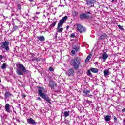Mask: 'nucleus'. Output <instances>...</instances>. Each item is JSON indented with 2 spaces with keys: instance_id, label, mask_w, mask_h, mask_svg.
<instances>
[{
  "instance_id": "1",
  "label": "nucleus",
  "mask_w": 125,
  "mask_h": 125,
  "mask_svg": "<svg viewBox=\"0 0 125 125\" xmlns=\"http://www.w3.org/2000/svg\"><path fill=\"white\" fill-rule=\"evenodd\" d=\"M45 92V89L42 87H40L38 90V94L40 97L43 98V99H45L47 102L50 103V99L49 97H47V95L44 93Z\"/></svg>"
},
{
  "instance_id": "2",
  "label": "nucleus",
  "mask_w": 125,
  "mask_h": 125,
  "mask_svg": "<svg viewBox=\"0 0 125 125\" xmlns=\"http://www.w3.org/2000/svg\"><path fill=\"white\" fill-rule=\"evenodd\" d=\"M17 66L19 68L17 69L16 73L19 76H23L24 73H27V69H26V67L23 64H19L17 65Z\"/></svg>"
},
{
  "instance_id": "3",
  "label": "nucleus",
  "mask_w": 125,
  "mask_h": 125,
  "mask_svg": "<svg viewBox=\"0 0 125 125\" xmlns=\"http://www.w3.org/2000/svg\"><path fill=\"white\" fill-rule=\"evenodd\" d=\"M68 20V16H65L62 18L61 20H60L59 23L58 24V26H57V32L58 33H61L63 31V28H61L64 23L65 22V21Z\"/></svg>"
},
{
  "instance_id": "4",
  "label": "nucleus",
  "mask_w": 125,
  "mask_h": 125,
  "mask_svg": "<svg viewBox=\"0 0 125 125\" xmlns=\"http://www.w3.org/2000/svg\"><path fill=\"white\" fill-rule=\"evenodd\" d=\"M81 65V59L76 58L71 61V65L75 70H78Z\"/></svg>"
},
{
  "instance_id": "5",
  "label": "nucleus",
  "mask_w": 125,
  "mask_h": 125,
  "mask_svg": "<svg viewBox=\"0 0 125 125\" xmlns=\"http://www.w3.org/2000/svg\"><path fill=\"white\" fill-rule=\"evenodd\" d=\"M0 49H4L6 51H8L9 50V42L8 41H5L2 42L0 44Z\"/></svg>"
},
{
  "instance_id": "6",
  "label": "nucleus",
  "mask_w": 125,
  "mask_h": 125,
  "mask_svg": "<svg viewBox=\"0 0 125 125\" xmlns=\"http://www.w3.org/2000/svg\"><path fill=\"white\" fill-rule=\"evenodd\" d=\"M83 96H86L87 97H89L90 98H93V95L89 94L90 93V91L86 90L85 89L83 91Z\"/></svg>"
},
{
  "instance_id": "7",
  "label": "nucleus",
  "mask_w": 125,
  "mask_h": 125,
  "mask_svg": "<svg viewBox=\"0 0 125 125\" xmlns=\"http://www.w3.org/2000/svg\"><path fill=\"white\" fill-rule=\"evenodd\" d=\"M77 30L80 33H83L85 32V28L82 26L81 24H77Z\"/></svg>"
},
{
  "instance_id": "8",
  "label": "nucleus",
  "mask_w": 125,
  "mask_h": 125,
  "mask_svg": "<svg viewBox=\"0 0 125 125\" xmlns=\"http://www.w3.org/2000/svg\"><path fill=\"white\" fill-rule=\"evenodd\" d=\"M73 50L71 51V54L72 55H75L76 52L80 51V47L79 46H73L72 47Z\"/></svg>"
},
{
  "instance_id": "9",
  "label": "nucleus",
  "mask_w": 125,
  "mask_h": 125,
  "mask_svg": "<svg viewBox=\"0 0 125 125\" xmlns=\"http://www.w3.org/2000/svg\"><path fill=\"white\" fill-rule=\"evenodd\" d=\"M108 57H109L108 54H107L106 52H104L102 54V57H101V58L103 59V62H105V61L107 60V58H108Z\"/></svg>"
},
{
  "instance_id": "10",
  "label": "nucleus",
  "mask_w": 125,
  "mask_h": 125,
  "mask_svg": "<svg viewBox=\"0 0 125 125\" xmlns=\"http://www.w3.org/2000/svg\"><path fill=\"white\" fill-rule=\"evenodd\" d=\"M57 86V84L54 82L52 81L49 82V87H51V89H54Z\"/></svg>"
},
{
  "instance_id": "11",
  "label": "nucleus",
  "mask_w": 125,
  "mask_h": 125,
  "mask_svg": "<svg viewBox=\"0 0 125 125\" xmlns=\"http://www.w3.org/2000/svg\"><path fill=\"white\" fill-rule=\"evenodd\" d=\"M66 74L70 77H73V76H74V74H75V72L74 71V69H70L66 72Z\"/></svg>"
},
{
  "instance_id": "12",
  "label": "nucleus",
  "mask_w": 125,
  "mask_h": 125,
  "mask_svg": "<svg viewBox=\"0 0 125 125\" xmlns=\"http://www.w3.org/2000/svg\"><path fill=\"white\" fill-rule=\"evenodd\" d=\"M80 17L81 19H85L89 17V15H88V14H82L80 15Z\"/></svg>"
},
{
  "instance_id": "13",
  "label": "nucleus",
  "mask_w": 125,
  "mask_h": 125,
  "mask_svg": "<svg viewBox=\"0 0 125 125\" xmlns=\"http://www.w3.org/2000/svg\"><path fill=\"white\" fill-rule=\"evenodd\" d=\"M27 122L28 124H30V125H36V124H37V122H36L35 120L33 119V118H29L27 120Z\"/></svg>"
},
{
  "instance_id": "14",
  "label": "nucleus",
  "mask_w": 125,
  "mask_h": 125,
  "mask_svg": "<svg viewBox=\"0 0 125 125\" xmlns=\"http://www.w3.org/2000/svg\"><path fill=\"white\" fill-rule=\"evenodd\" d=\"M103 73L104 77H107V76H109V75L111 74V73L110 72V70H109V69H105Z\"/></svg>"
},
{
  "instance_id": "15",
  "label": "nucleus",
  "mask_w": 125,
  "mask_h": 125,
  "mask_svg": "<svg viewBox=\"0 0 125 125\" xmlns=\"http://www.w3.org/2000/svg\"><path fill=\"white\" fill-rule=\"evenodd\" d=\"M37 39H38V40L40 41V42H44V41L45 40V38L43 36H37Z\"/></svg>"
},
{
  "instance_id": "16",
  "label": "nucleus",
  "mask_w": 125,
  "mask_h": 125,
  "mask_svg": "<svg viewBox=\"0 0 125 125\" xmlns=\"http://www.w3.org/2000/svg\"><path fill=\"white\" fill-rule=\"evenodd\" d=\"M10 96H12V94L10 93V92L6 91L5 93V97H6V98H8V97H9Z\"/></svg>"
},
{
  "instance_id": "17",
  "label": "nucleus",
  "mask_w": 125,
  "mask_h": 125,
  "mask_svg": "<svg viewBox=\"0 0 125 125\" xmlns=\"http://www.w3.org/2000/svg\"><path fill=\"white\" fill-rule=\"evenodd\" d=\"M5 109H6V111H7L8 113L10 112V108L9 107V104H6Z\"/></svg>"
},
{
  "instance_id": "18",
  "label": "nucleus",
  "mask_w": 125,
  "mask_h": 125,
  "mask_svg": "<svg viewBox=\"0 0 125 125\" xmlns=\"http://www.w3.org/2000/svg\"><path fill=\"white\" fill-rule=\"evenodd\" d=\"M90 70L92 73H98V69L97 68H90Z\"/></svg>"
},
{
  "instance_id": "19",
  "label": "nucleus",
  "mask_w": 125,
  "mask_h": 125,
  "mask_svg": "<svg viewBox=\"0 0 125 125\" xmlns=\"http://www.w3.org/2000/svg\"><path fill=\"white\" fill-rule=\"evenodd\" d=\"M93 1H94L93 0H90L87 2V5H90V6H92L94 4Z\"/></svg>"
},
{
  "instance_id": "20",
  "label": "nucleus",
  "mask_w": 125,
  "mask_h": 125,
  "mask_svg": "<svg viewBox=\"0 0 125 125\" xmlns=\"http://www.w3.org/2000/svg\"><path fill=\"white\" fill-rule=\"evenodd\" d=\"M57 23V21H56L53 22L51 25H50L49 28L50 29H52V28H54L55 27V25Z\"/></svg>"
},
{
  "instance_id": "21",
  "label": "nucleus",
  "mask_w": 125,
  "mask_h": 125,
  "mask_svg": "<svg viewBox=\"0 0 125 125\" xmlns=\"http://www.w3.org/2000/svg\"><path fill=\"white\" fill-rule=\"evenodd\" d=\"M91 54H89L86 58V60H85V63H87L88 62V61H89V60H90V58H91Z\"/></svg>"
},
{
  "instance_id": "22",
  "label": "nucleus",
  "mask_w": 125,
  "mask_h": 125,
  "mask_svg": "<svg viewBox=\"0 0 125 125\" xmlns=\"http://www.w3.org/2000/svg\"><path fill=\"white\" fill-rule=\"evenodd\" d=\"M63 115L65 118H67V117H69V116H70V112L65 111L63 113Z\"/></svg>"
},
{
  "instance_id": "23",
  "label": "nucleus",
  "mask_w": 125,
  "mask_h": 125,
  "mask_svg": "<svg viewBox=\"0 0 125 125\" xmlns=\"http://www.w3.org/2000/svg\"><path fill=\"white\" fill-rule=\"evenodd\" d=\"M111 119V116L109 115H107L105 116V121L106 122L110 121V119Z\"/></svg>"
},
{
  "instance_id": "24",
  "label": "nucleus",
  "mask_w": 125,
  "mask_h": 125,
  "mask_svg": "<svg viewBox=\"0 0 125 125\" xmlns=\"http://www.w3.org/2000/svg\"><path fill=\"white\" fill-rule=\"evenodd\" d=\"M107 37V35H106V34H103L100 36L101 40H103V39H105Z\"/></svg>"
},
{
  "instance_id": "25",
  "label": "nucleus",
  "mask_w": 125,
  "mask_h": 125,
  "mask_svg": "<svg viewBox=\"0 0 125 125\" xmlns=\"http://www.w3.org/2000/svg\"><path fill=\"white\" fill-rule=\"evenodd\" d=\"M90 70H88L87 72V76H89V77H92V74H91V72H90Z\"/></svg>"
},
{
  "instance_id": "26",
  "label": "nucleus",
  "mask_w": 125,
  "mask_h": 125,
  "mask_svg": "<svg viewBox=\"0 0 125 125\" xmlns=\"http://www.w3.org/2000/svg\"><path fill=\"white\" fill-rule=\"evenodd\" d=\"M1 69L4 70V69H6V63H3L1 66Z\"/></svg>"
},
{
  "instance_id": "27",
  "label": "nucleus",
  "mask_w": 125,
  "mask_h": 125,
  "mask_svg": "<svg viewBox=\"0 0 125 125\" xmlns=\"http://www.w3.org/2000/svg\"><path fill=\"white\" fill-rule=\"evenodd\" d=\"M64 124H65L66 125H68V124H70V121H69L67 119H65Z\"/></svg>"
},
{
  "instance_id": "28",
  "label": "nucleus",
  "mask_w": 125,
  "mask_h": 125,
  "mask_svg": "<svg viewBox=\"0 0 125 125\" xmlns=\"http://www.w3.org/2000/svg\"><path fill=\"white\" fill-rule=\"evenodd\" d=\"M19 27L18 26H14L13 28V31H16V30H17Z\"/></svg>"
},
{
  "instance_id": "29",
  "label": "nucleus",
  "mask_w": 125,
  "mask_h": 125,
  "mask_svg": "<svg viewBox=\"0 0 125 125\" xmlns=\"http://www.w3.org/2000/svg\"><path fill=\"white\" fill-rule=\"evenodd\" d=\"M117 26L119 28L120 30H124L123 26H121L120 25H118Z\"/></svg>"
},
{
  "instance_id": "30",
  "label": "nucleus",
  "mask_w": 125,
  "mask_h": 125,
  "mask_svg": "<svg viewBox=\"0 0 125 125\" xmlns=\"http://www.w3.org/2000/svg\"><path fill=\"white\" fill-rule=\"evenodd\" d=\"M49 71H50L51 72H53L54 71V69H53V68L52 67H50L49 68Z\"/></svg>"
},
{
  "instance_id": "31",
  "label": "nucleus",
  "mask_w": 125,
  "mask_h": 125,
  "mask_svg": "<svg viewBox=\"0 0 125 125\" xmlns=\"http://www.w3.org/2000/svg\"><path fill=\"white\" fill-rule=\"evenodd\" d=\"M70 38H75V33H72L70 35Z\"/></svg>"
},
{
  "instance_id": "32",
  "label": "nucleus",
  "mask_w": 125,
  "mask_h": 125,
  "mask_svg": "<svg viewBox=\"0 0 125 125\" xmlns=\"http://www.w3.org/2000/svg\"><path fill=\"white\" fill-rule=\"evenodd\" d=\"M33 19H35V20H37L39 19V17L37 16H35L34 17H33Z\"/></svg>"
},
{
  "instance_id": "33",
  "label": "nucleus",
  "mask_w": 125,
  "mask_h": 125,
  "mask_svg": "<svg viewBox=\"0 0 125 125\" xmlns=\"http://www.w3.org/2000/svg\"><path fill=\"white\" fill-rule=\"evenodd\" d=\"M114 121H118V119L117 118V117H116V116H114L113 117Z\"/></svg>"
},
{
  "instance_id": "34",
  "label": "nucleus",
  "mask_w": 125,
  "mask_h": 125,
  "mask_svg": "<svg viewBox=\"0 0 125 125\" xmlns=\"http://www.w3.org/2000/svg\"><path fill=\"white\" fill-rule=\"evenodd\" d=\"M87 103H89V104H90V103H92V101H87Z\"/></svg>"
},
{
  "instance_id": "35",
  "label": "nucleus",
  "mask_w": 125,
  "mask_h": 125,
  "mask_svg": "<svg viewBox=\"0 0 125 125\" xmlns=\"http://www.w3.org/2000/svg\"><path fill=\"white\" fill-rule=\"evenodd\" d=\"M37 99H38V100H39L40 101H42V99H41V98H40V97H38L37 98Z\"/></svg>"
},
{
  "instance_id": "36",
  "label": "nucleus",
  "mask_w": 125,
  "mask_h": 125,
  "mask_svg": "<svg viewBox=\"0 0 125 125\" xmlns=\"http://www.w3.org/2000/svg\"><path fill=\"white\" fill-rule=\"evenodd\" d=\"M0 59H2L3 58V56L2 55H0Z\"/></svg>"
},
{
  "instance_id": "37",
  "label": "nucleus",
  "mask_w": 125,
  "mask_h": 125,
  "mask_svg": "<svg viewBox=\"0 0 125 125\" xmlns=\"http://www.w3.org/2000/svg\"><path fill=\"white\" fill-rule=\"evenodd\" d=\"M35 60H36V61H40V59H38V58H36L35 59Z\"/></svg>"
},
{
  "instance_id": "38",
  "label": "nucleus",
  "mask_w": 125,
  "mask_h": 125,
  "mask_svg": "<svg viewBox=\"0 0 125 125\" xmlns=\"http://www.w3.org/2000/svg\"><path fill=\"white\" fill-rule=\"evenodd\" d=\"M123 112H124V113H125V108H124L123 109H122V110Z\"/></svg>"
},
{
  "instance_id": "39",
  "label": "nucleus",
  "mask_w": 125,
  "mask_h": 125,
  "mask_svg": "<svg viewBox=\"0 0 125 125\" xmlns=\"http://www.w3.org/2000/svg\"><path fill=\"white\" fill-rule=\"evenodd\" d=\"M29 1H30V2H33V1H34V0H29Z\"/></svg>"
},
{
  "instance_id": "40",
  "label": "nucleus",
  "mask_w": 125,
  "mask_h": 125,
  "mask_svg": "<svg viewBox=\"0 0 125 125\" xmlns=\"http://www.w3.org/2000/svg\"><path fill=\"white\" fill-rule=\"evenodd\" d=\"M19 7V9H21V7L20 6V5L18 6Z\"/></svg>"
},
{
  "instance_id": "41",
  "label": "nucleus",
  "mask_w": 125,
  "mask_h": 125,
  "mask_svg": "<svg viewBox=\"0 0 125 125\" xmlns=\"http://www.w3.org/2000/svg\"><path fill=\"white\" fill-rule=\"evenodd\" d=\"M36 14L39 15V14H40V12H36Z\"/></svg>"
},
{
  "instance_id": "42",
  "label": "nucleus",
  "mask_w": 125,
  "mask_h": 125,
  "mask_svg": "<svg viewBox=\"0 0 125 125\" xmlns=\"http://www.w3.org/2000/svg\"><path fill=\"white\" fill-rule=\"evenodd\" d=\"M111 0L112 2H114L115 1V0Z\"/></svg>"
},
{
  "instance_id": "43",
  "label": "nucleus",
  "mask_w": 125,
  "mask_h": 125,
  "mask_svg": "<svg viewBox=\"0 0 125 125\" xmlns=\"http://www.w3.org/2000/svg\"><path fill=\"white\" fill-rule=\"evenodd\" d=\"M66 28H67V29H68V28H69V26H67L66 27Z\"/></svg>"
},
{
  "instance_id": "44",
  "label": "nucleus",
  "mask_w": 125,
  "mask_h": 125,
  "mask_svg": "<svg viewBox=\"0 0 125 125\" xmlns=\"http://www.w3.org/2000/svg\"><path fill=\"white\" fill-rule=\"evenodd\" d=\"M1 83V80L0 79V83Z\"/></svg>"
},
{
  "instance_id": "45",
  "label": "nucleus",
  "mask_w": 125,
  "mask_h": 125,
  "mask_svg": "<svg viewBox=\"0 0 125 125\" xmlns=\"http://www.w3.org/2000/svg\"><path fill=\"white\" fill-rule=\"evenodd\" d=\"M88 13H89V14H90V12H88Z\"/></svg>"
},
{
  "instance_id": "46",
  "label": "nucleus",
  "mask_w": 125,
  "mask_h": 125,
  "mask_svg": "<svg viewBox=\"0 0 125 125\" xmlns=\"http://www.w3.org/2000/svg\"><path fill=\"white\" fill-rule=\"evenodd\" d=\"M125 119L123 121V123H125Z\"/></svg>"
},
{
  "instance_id": "47",
  "label": "nucleus",
  "mask_w": 125,
  "mask_h": 125,
  "mask_svg": "<svg viewBox=\"0 0 125 125\" xmlns=\"http://www.w3.org/2000/svg\"><path fill=\"white\" fill-rule=\"evenodd\" d=\"M43 16H44V17H45V15H44Z\"/></svg>"
},
{
  "instance_id": "48",
  "label": "nucleus",
  "mask_w": 125,
  "mask_h": 125,
  "mask_svg": "<svg viewBox=\"0 0 125 125\" xmlns=\"http://www.w3.org/2000/svg\"><path fill=\"white\" fill-rule=\"evenodd\" d=\"M112 82L113 83H114V81H112Z\"/></svg>"
}]
</instances>
